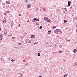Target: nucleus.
I'll use <instances>...</instances> for the list:
<instances>
[{
	"label": "nucleus",
	"instance_id": "nucleus-41",
	"mask_svg": "<svg viewBox=\"0 0 77 77\" xmlns=\"http://www.w3.org/2000/svg\"><path fill=\"white\" fill-rule=\"evenodd\" d=\"M2 61L3 60V61H4L5 60H4V59H2V60L1 59V61H2Z\"/></svg>",
	"mask_w": 77,
	"mask_h": 77
},
{
	"label": "nucleus",
	"instance_id": "nucleus-62",
	"mask_svg": "<svg viewBox=\"0 0 77 77\" xmlns=\"http://www.w3.org/2000/svg\"><path fill=\"white\" fill-rule=\"evenodd\" d=\"M32 22H35V21H33V20H32Z\"/></svg>",
	"mask_w": 77,
	"mask_h": 77
},
{
	"label": "nucleus",
	"instance_id": "nucleus-25",
	"mask_svg": "<svg viewBox=\"0 0 77 77\" xmlns=\"http://www.w3.org/2000/svg\"><path fill=\"white\" fill-rule=\"evenodd\" d=\"M38 44V42H35L34 43V45H36V44Z\"/></svg>",
	"mask_w": 77,
	"mask_h": 77
},
{
	"label": "nucleus",
	"instance_id": "nucleus-8",
	"mask_svg": "<svg viewBox=\"0 0 77 77\" xmlns=\"http://www.w3.org/2000/svg\"><path fill=\"white\" fill-rule=\"evenodd\" d=\"M35 37V35H31V38H34Z\"/></svg>",
	"mask_w": 77,
	"mask_h": 77
},
{
	"label": "nucleus",
	"instance_id": "nucleus-2",
	"mask_svg": "<svg viewBox=\"0 0 77 77\" xmlns=\"http://www.w3.org/2000/svg\"><path fill=\"white\" fill-rule=\"evenodd\" d=\"M25 42L27 43H31L32 42V41L29 40V39H26L25 40Z\"/></svg>",
	"mask_w": 77,
	"mask_h": 77
},
{
	"label": "nucleus",
	"instance_id": "nucleus-30",
	"mask_svg": "<svg viewBox=\"0 0 77 77\" xmlns=\"http://www.w3.org/2000/svg\"><path fill=\"white\" fill-rule=\"evenodd\" d=\"M26 3H28V0H26L25 1Z\"/></svg>",
	"mask_w": 77,
	"mask_h": 77
},
{
	"label": "nucleus",
	"instance_id": "nucleus-5",
	"mask_svg": "<svg viewBox=\"0 0 77 77\" xmlns=\"http://www.w3.org/2000/svg\"><path fill=\"white\" fill-rule=\"evenodd\" d=\"M27 8L29 9L31 7V4H28L27 5Z\"/></svg>",
	"mask_w": 77,
	"mask_h": 77
},
{
	"label": "nucleus",
	"instance_id": "nucleus-64",
	"mask_svg": "<svg viewBox=\"0 0 77 77\" xmlns=\"http://www.w3.org/2000/svg\"><path fill=\"white\" fill-rule=\"evenodd\" d=\"M65 9H66V8H64V10H65Z\"/></svg>",
	"mask_w": 77,
	"mask_h": 77
},
{
	"label": "nucleus",
	"instance_id": "nucleus-15",
	"mask_svg": "<svg viewBox=\"0 0 77 77\" xmlns=\"http://www.w3.org/2000/svg\"><path fill=\"white\" fill-rule=\"evenodd\" d=\"M3 35L1 34L0 35V38H3Z\"/></svg>",
	"mask_w": 77,
	"mask_h": 77
},
{
	"label": "nucleus",
	"instance_id": "nucleus-60",
	"mask_svg": "<svg viewBox=\"0 0 77 77\" xmlns=\"http://www.w3.org/2000/svg\"><path fill=\"white\" fill-rule=\"evenodd\" d=\"M75 63H76V65H77V62H75Z\"/></svg>",
	"mask_w": 77,
	"mask_h": 77
},
{
	"label": "nucleus",
	"instance_id": "nucleus-53",
	"mask_svg": "<svg viewBox=\"0 0 77 77\" xmlns=\"http://www.w3.org/2000/svg\"><path fill=\"white\" fill-rule=\"evenodd\" d=\"M15 60V59L13 60V62H14Z\"/></svg>",
	"mask_w": 77,
	"mask_h": 77
},
{
	"label": "nucleus",
	"instance_id": "nucleus-37",
	"mask_svg": "<svg viewBox=\"0 0 77 77\" xmlns=\"http://www.w3.org/2000/svg\"><path fill=\"white\" fill-rule=\"evenodd\" d=\"M20 77H22L23 76V75L22 74L20 75Z\"/></svg>",
	"mask_w": 77,
	"mask_h": 77
},
{
	"label": "nucleus",
	"instance_id": "nucleus-28",
	"mask_svg": "<svg viewBox=\"0 0 77 77\" xmlns=\"http://www.w3.org/2000/svg\"><path fill=\"white\" fill-rule=\"evenodd\" d=\"M42 28V26H40L39 27V29H41Z\"/></svg>",
	"mask_w": 77,
	"mask_h": 77
},
{
	"label": "nucleus",
	"instance_id": "nucleus-63",
	"mask_svg": "<svg viewBox=\"0 0 77 77\" xmlns=\"http://www.w3.org/2000/svg\"><path fill=\"white\" fill-rule=\"evenodd\" d=\"M76 32H77V29L76 30Z\"/></svg>",
	"mask_w": 77,
	"mask_h": 77
},
{
	"label": "nucleus",
	"instance_id": "nucleus-59",
	"mask_svg": "<svg viewBox=\"0 0 77 77\" xmlns=\"http://www.w3.org/2000/svg\"><path fill=\"white\" fill-rule=\"evenodd\" d=\"M75 26H76V27H77V25H76Z\"/></svg>",
	"mask_w": 77,
	"mask_h": 77
},
{
	"label": "nucleus",
	"instance_id": "nucleus-48",
	"mask_svg": "<svg viewBox=\"0 0 77 77\" xmlns=\"http://www.w3.org/2000/svg\"><path fill=\"white\" fill-rule=\"evenodd\" d=\"M57 12H58V11H59V9L57 10Z\"/></svg>",
	"mask_w": 77,
	"mask_h": 77
},
{
	"label": "nucleus",
	"instance_id": "nucleus-22",
	"mask_svg": "<svg viewBox=\"0 0 77 77\" xmlns=\"http://www.w3.org/2000/svg\"><path fill=\"white\" fill-rule=\"evenodd\" d=\"M37 56H41V54L38 53L37 54Z\"/></svg>",
	"mask_w": 77,
	"mask_h": 77
},
{
	"label": "nucleus",
	"instance_id": "nucleus-13",
	"mask_svg": "<svg viewBox=\"0 0 77 77\" xmlns=\"http://www.w3.org/2000/svg\"><path fill=\"white\" fill-rule=\"evenodd\" d=\"M47 21V22H50V21H51V20H50V19L48 18H48Z\"/></svg>",
	"mask_w": 77,
	"mask_h": 77
},
{
	"label": "nucleus",
	"instance_id": "nucleus-36",
	"mask_svg": "<svg viewBox=\"0 0 77 77\" xmlns=\"http://www.w3.org/2000/svg\"><path fill=\"white\" fill-rule=\"evenodd\" d=\"M54 46L55 47H57V45H56V44L54 45Z\"/></svg>",
	"mask_w": 77,
	"mask_h": 77
},
{
	"label": "nucleus",
	"instance_id": "nucleus-16",
	"mask_svg": "<svg viewBox=\"0 0 77 77\" xmlns=\"http://www.w3.org/2000/svg\"><path fill=\"white\" fill-rule=\"evenodd\" d=\"M48 34H50V33H51V30H49L48 31Z\"/></svg>",
	"mask_w": 77,
	"mask_h": 77
},
{
	"label": "nucleus",
	"instance_id": "nucleus-9",
	"mask_svg": "<svg viewBox=\"0 0 77 77\" xmlns=\"http://www.w3.org/2000/svg\"><path fill=\"white\" fill-rule=\"evenodd\" d=\"M48 18V17H45L44 18V20H45V21H47Z\"/></svg>",
	"mask_w": 77,
	"mask_h": 77
},
{
	"label": "nucleus",
	"instance_id": "nucleus-40",
	"mask_svg": "<svg viewBox=\"0 0 77 77\" xmlns=\"http://www.w3.org/2000/svg\"><path fill=\"white\" fill-rule=\"evenodd\" d=\"M20 24H19L18 25V27H20Z\"/></svg>",
	"mask_w": 77,
	"mask_h": 77
},
{
	"label": "nucleus",
	"instance_id": "nucleus-23",
	"mask_svg": "<svg viewBox=\"0 0 77 77\" xmlns=\"http://www.w3.org/2000/svg\"><path fill=\"white\" fill-rule=\"evenodd\" d=\"M6 20H4L2 21V22L3 23H6Z\"/></svg>",
	"mask_w": 77,
	"mask_h": 77
},
{
	"label": "nucleus",
	"instance_id": "nucleus-1",
	"mask_svg": "<svg viewBox=\"0 0 77 77\" xmlns=\"http://www.w3.org/2000/svg\"><path fill=\"white\" fill-rule=\"evenodd\" d=\"M54 32L55 33H56L57 35H58V34H59L58 32H60V33H62V31H61V30L59 29H56L55 30H54Z\"/></svg>",
	"mask_w": 77,
	"mask_h": 77
},
{
	"label": "nucleus",
	"instance_id": "nucleus-35",
	"mask_svg": "<svg viewBox=\"0 0 77 77\" xmlns=\"http://www.w3.org/2000/svg\"><path fill=\"white\" fill-rule=\"evenodd\" d=\"M4 15H6V13H5L4 14Z\"/></svg>",
	"mask_w": 77,
	"mask_h": 77
},
{
	"label": "nucleus",
	"instance_id": "nucleus-10",
	"mask_svg": "<svg viewBox=\"0 0 77 77\" xmlns=\"http://www.w3.org/2000/svg\"><path fill=\"white\" fill-rule=\"evenodd\" d=\"M53 54H55V55H56V54H57V53L56 52H54L52 53Z\"/></svg>",
	"mask_w": 77,
	"mask_h": 77
},
{
	"label": "nucleus",
	"instance_id": "nucleus-11",
	"mask_svg": "<svg viewBox=\"0 0 77 77\" xmlns=\"http://www.w3.org/2000/svg\"><path fill=\"white\" fill-rule=\"evenodd\" d=\"M73 20H77V17H74L73 18Z\"/></svg>",
	"mask_w": 77,
	"mask_h": 77
},
{
	"label": "nucleus",
	"instance_id": "nucleus-54",
	"mask_svg": "<svg viewBox=\"0 0 77 77\" xmlns=\"http://www.w3.org/2000/svg\"><path fill=\"white\" fill-rule=\"evenodd\" d=\"M60 39H62V37H60Z\"/></svg>",
	"mask_w": 77,
	"mask_h": 77
},
{
	"label": "nucleus",
	"instance_id": "nucleus-44",
	"mask_svg": "<svg viewBox=\"0 0 77 77\" xmlns=\"http://www.w3.org/2000/svg\"><path fill=\"white\" fill-rule=\"evenodd\" d=\"M19 45H21V43H18Z\"/></svg>",
	"mask_w": 77,
	"mask_h": 77
},
{
	"label": "nucleus",
	"instance_id": "nucleus-18",
	"mask_svg": "<svg viewBox=\"0 0 77 77\" xmlns=\"http://www.w3.org/2000/svg\"><path fill=\"white\" fill-rule=\"evenodd\" d=\"M16 38V37H12L11 38L12 39H15Z\"/></svg>",
	"mask_w": 77,
	"mask_h": 77
},
{
	"label": "nucleus",
	"instance_id": "nucleus-45",
	"mask_svg": "<svg viewBox=\"0 0 77 77\" xmlns=\"http://www.w3.org/2000/svg\"><path fill=\"white\" fill-rule=\"evenodd\" d=\"M36 25H37V26H38V24L37 23H36Z\"/></svg>",
	"mask_w": 77,
	"mask_h": 77
},
{
	"label": "nucleus",
	"instance_id": "nucleus-14",
	"mask_svg": "<svg viewBox=\"0 0 77 77\" xmlns=\"http://www.w3.org/2000/svg\"><path fill=\"white\" fill-rule=\"evenodd\" d=\"M6 3L7 5H9L10 4V2L8 1H6Z\"/></svg>",
	"mask_w": 77,
	"mask_h": 77
},
{
	"label": "nucleus",
	"instance_id": "nucleus-26",
	"mask_svg": "<svg viewBox=\"0 0 77 77\" xmlns=\"http://www.w3.org/2000/svg\"><path fill=\"white\" fill-rule=\"evenodd\" d=\"M59 47H60V48H62V45H60Z\"/></svg>",
	"mask_w": 77,
	"mask_h": 77
},
{
	"label": "nucleus",
	"instance_id": "nucleus-7",
	"mask_svg": "<svg viewBox=\"0 0 77 77\" xmlns=\"http://www.w3.org/2000/svg\"><path fill=\"white\" fill-rule=\"evenodd\" d=\"M8 33V31L7 30H5L4 31V35H7V34Z\"/></svg>",
	"mask_w": 77,
	"mask_h": 77
},
{
	"label": "nucleus",
	"instance_id": "nucleus-20",
	"mask_svg": "<svg viewBox=\"0 0 77 77\" xmlns=\"http://www.w3.org/2000/svg\"><path fill=\"white\" fill-rule=\"evenodd\" d=\"M67 22V20H64V23H66Z\"/></svg>",
	"mask_w": 77,
	"mask_h": 77
},
{
	"label": "nucleus",
	"instance_id": "nucleus-12",
	"mask_svg": "<svg viewBox=\"0 0 77 77\" xmlns=\"http://www.w3.org/2000/svg\"><path fill=\"white\" fill-rule=\"evenodd\" d=\"M77 50L76 49H74L73 50V52L74 53H75L77 52Z\"/></svg>",
	"mask_w": 77,
	"mask_h": 77
},
{
	"label": "nucleus",
	"instance_id": "nucleus-17",
	"mask_svg": "<svg viewBox=\"0 0 77 77\" xmlns=\"http://www.w3.org/2000/svg\"><path fill=\"white\" fill-rule=\"evenodd\" d=\"M74 66H77V65L76 64V63H75L74 64H73Z\"/></svg>",
	"mask_w": 77,
	"mask_h": 77
},
{
	"label": "nucleus",
	"instance_id": "nucleus-39",
	"mask_svg": "<svg viewBox=\"0 0 77 77\" xmlns=\"http://www.w3.org/2000/svg\"><path fill=\"white\" fill-rule=\"evenodd\" d=\"M21 14H19V17H20V16H21Z\"/></svg>",
	"mask_w": 77,
	"mask_h": 77
},
{
	"label": "nucleus",
	"instance_id": "nucleus-34",
	"mask_svg": "<svg viewBox=\"0 0 77 77\" xmlns=\"http://www.w3.org/2000/svg\"><path fill=\"white\" fill-rule=\"evenodd\" d=\"M11 62H14V60L13 59H11Z\"/></svg>",
	"mask_w": 77,
	"mask_h": 77
},
{
	"label": "nucleus",
	"instance_id": "nucleus-56",
	"mask_svg": "<svg viewBox=\"0 0 77 77\" xmlns=\"http://www.w3.org/2000/svg\"><path fill=\"white\" fill-rule=\"evenodd\" d=\"M4 19H6V17H5L4 18Z\"/></svg>",
	"mask_w": 77,
	"mask_h": 77
},
{
	"label": "nucleus",
	"instance_id": "nucleus-19",
	"mask_svg": "<svg viewBox=\"0 0 77 77\" xmlns=\"http://www.w3.org/2000/svg\"><path fill=\"white\" fill-rule=\"evenodd\" d=\"M52 28L53 29H54L56 28V26H54L52 27Z\"/></svg>",
	"mask_w": 77,
	"mask_h": 77
},
{
	"label": "nucleus",
	"instance_id": "nucleus-6",
	"mask_svg": "<svg viewBox=\"0 0 77 77\" xmlns=\"http://www.w3.org/2000/svg\"><path fill=\"white\" fill-rule=\"evenodd\" d=\"M14 21H12L11 23V28H12L13 27V26H14Z\"/></svg>",
	"mask_w": 77,
	"mask_h": 77
},
{
	"label": "nucleus",
	"instance_id": "nucleus-47",
	"mask_svg": "<svg viewBox=\"0 0 77 77\" xmlns=\"http://www.w3.org/2000/svg\"><path fill=\"white\" fill-rule=\"evenodd\" d=\"M38 77H42V75H40V76H38Z\"/></svg>",
	"mask_w": 77,
	"mask_h": 77
},
{
	"label": "nucleus",
	"instance_id": "nucleus-42",
	"mask_svg": "<svg viewBox=\"0 0 77 77\" xmlns=\"http://www.w3.org/2000/svg\"><path fill=\"white\" fill-rule=\"evenodd\" d=\"M28 65V63H27L25 65Z\"/></svg>",
	"mask_w": 77,
	"mask_h": 77
},
{
	"label": "nucleus",
	"instance_id": "nucleus-33",
	"mask_svg": "<svg viewBox=\"0 0 77 77\" xmlns=\"http://www.w3.org/2000/svg\"><path fill=\"white\" fill-rule=\"evenodd\" d=\"M14 48H19L18 47H14Z\"/></svg>",
	"mask_w": 77,
	"mask_h": 77
},
{
	"label": "nucleus",
	"instance_id": "nucleus-43",
	"mask_svg": "<svg viewBox=\"0 0 77 77\" xmlns=\"http://www.w3.org/2000/svg\"><path fill=\"white\" fill-rule=\"evenodd\" d=\"M20 37H21L22 38V39H23V36H20Z\"/></svg>",
	"mask_w": 77,
	"mask_h": 77
},
{
	"label": "nucleus",
	"instance_id": "nucleus-38",
	"mask_svg": "<svg viewBox=\"0 0 77 77\" xmlns=\"http://www.w3.org/2000/svg\"><path fill=\"white\" fill-rule=\"evenodd\" d=\"M7 12L8 14V13H9V12H10V11H7Z\"/></svg>",
	"mask_w": 77,
	"mask_h": 77
},
{
	"label": "nucleus",
	"instance_id": "nucleus-55",
	"mask_svg": "<svg viewBox=\"0 0 77 77\" xmlns=\"http://www.w3.org/2000/svg\"><path fill=\"white\" fill-rule=\"evenodd\" d=\"M27 23H29V20H28L27 21Z\"/></svg>",
	"mask_w": 77,
	"mask_h": 77
},
{
	"label": "nucleus",
	"instance_id": "nucleus-52",
	"mask_svg": "<svg viewBox=\"0 0 77 77\" xmlns=\"http://www.w3.org/2000/svg\"><path fill=\"white\" fill-rule=\"evenodd\" d=\"M63 13H64V14H65V12H65V11H63Z\"/></svg>",
	"mask_w": 77,
	"mask_h": 77
},
{
	"label": "nucleus",
	"instance_id": "nucleus-21",
	"mask_svg": "<svg viewBox=\"0 0 77 77\" xmlns=\"http://www.w3.org/2000/svg\"><path fill=\"white\" fill-rule=\"evenodd\" d=\"M9 36H10V37H11L12 36V34H11L9 33L8 35Z\"/></svg>",
	"mask_w": 77,
	"mask_h": 77
},
{
	"label": "nucleus",
	"instance_id": "nucleus-4",
	"mask_svg": "<svg viewBox=\"0 0 77 77\" xmlns=\"http://www.w3.org/2000/svg\"><path fill=\"white\" fill-rule=\"evenodd\" d=\"M34 21H39V20L36 18H34L33 19Z\"/></svg>",
	"mask_w": 77,
	"mask_h": 77
},
{
	"label": "nucleus",
	"instance_id": "nucleus-57",
	"mask_svg": "<svg viewBox=\"0 0 77 77\" xmlns=\"http://www.w3.org/2000/svg\"><path fill=\"white\" fill-rule=\"evenodd\" d=\"M67 11V9H66V10H65V11Z\"/></svg>",
	"mask_w": 77,
	"mask_h": 77
},
{
	"label": "nucleus",
	"instance_id": "nucleus-3",
	"mask_svg": "<svg viewBox=\"0 0 77 77\" xmlns=\"http://www.w3.org/2000/svg\"><path fill=\"white\" fill-rule=\"evenodd\" d=\"M71 2L69 1L68 2L67 7H69L71 6Z\"/></svg>",
	"mask_w": 77,
	"mask_h": 77
},
{
	"label": "nucleus",
	"instance_id": "nucleus-49",
	"mask_svg": "<svg viewBox=\"0 0 77 77\" xmlns=\"http://www.w3.org/2000/svg\"><path fill=\"white\" fill-rule=\"evenodd\" d=\"M7 7H9V5H7Z\"/></svg>",
	"mask_w": 77,
	"mask_h": 77
},
{
	"label": "nucleus",
	"instance_id": "nucleus-24",
	"mask_svg": "<svg viewBox=\"0 0 77 77\" xmlns=\"http://www.w3.org/2000/svg\"><path fill=\"white\" fill-rule=\"evenodd\" d=\"M58 52L60 53H62V51H61L60 50L58 51Z\"/></svg>",
	"mask_w": 77,
	"mask_h": 77
},
{
	"label": "nucleus",
	"instance_id": "nucleus-31",
	"mask_svg": "<svg viewBox=\"0 0 77 77\" xmlns=\"http://www.w3.org/2000/svg\"><path fill=\"white\" fill-rule=\"evenodd\" d=\"M64 77H67V75H66V74L65 75H64Z\"/></svg>",
	"mask_w": 77,
	"mask_h": 77
},
{
	"label": "nucleus",
	"instance_id": "nucleus-51",
	"mask_svg": "<svg viewBox=\"0 0 77 77\" xmlns=\"http://www.w3.org/2000/svg\"><path fill=\"white\" fill-rule=\"evenodd\" d=\"M70 9H72V7H70Z\"/></svg>",
	"mask_w": 77,
	"mask_h": 77
},
{
	"label": "nucleus",
	"instance_id": "nucleus-46",
	"mask_svg": "<svg viewBox=\"0 0 77 77\" xmlns=\"http://www.w3.org/2000/svg\"><path fill=\"white\" fill-rule=\"evenodd\" d=\"M1 30H2V28H1V27H0V31H1Z\"/></svg>",
	"mask_w": 77,
	"mask_h": 77
},
{
	"label": "nucleus",
	"instance_id": "nucleus-29",
	"mask_svg": "<svg viewBox=\"0 0 77 77\" xmlns=\"http://www.w3.org/2000/svg\"><path fill=\"white\" fill-rule=\"evenodd\" d=\"M66 41H67L68 42H69L70 41V40L66 39Z\"/></svg>",
	"mask_w": 77,
	"mask_h": 77
},
{
	"label": "nucleus",
	"instance_id": "nucleus-58",
	"mask_svg": "<svg viewBox=\"0 0 77 77\" xmlns=\"http://www.w3.org/2000/svg\"><path fill=\"white\" fill-rule=\"evenodd\" d=\"M6 12L7 14H8V11H6Z\"/></svg>",
	"mask_w": 77,
	"mask_h": 77
},
{
	"label": "nucleus",
	"instance_id": "nucleus-50",
	"mask_svg": "<svg viewBox=\"0 0 77 77\" xmlns=\"http://www.w3.org/2000/svg\"><path fill=\"white\" fill-rule=\"evenodd\" d=\"M63 60V62H66V60Z\"/></svg>",
	"mask_w": 77,
	"mask_h": 77
},
{
	"label": "nucleus",
	"instance_id": "nucleus-27",
	"mask_svg": "<svg viewBox=\"0 0 77 77\" xmlns=\"http://www.w3.org/2000/svg\"><path fill=\"white\" fill-rule=\"evenodd\" d=\"M2 5L3 6H5V3L3 2L2 3Z\"/></svg>",
	"mask_w": 77,
	"mask_h": 77
},
{
	"label": "nucleus",
	"instance_id": "nucleus-61",
	"mask_svg": "<svg viewBox=\"0 0 77 77\" xmlns=\"http://www.w3.org/2000/svg\"><path fill=\"white\" fill-rule=\"evenodd\" d=\"M0 59H1V60L2 59V58H1Z\"/></svg>",
	"mask_w": 77,
	"mask_h": 77
},
{
	"label": "nucleus",
	"instance_id": "nucleus-32",
	"mask_svg": "<svg viewBox=\"0 0 77 77\" xmlns=\"http://www.w3.org/2000/svg\"><path fill=\"white\" fill-rule=\"evenodd\" d=\"M3 40V38L0 37V40Z\"/></svg>",
	"mask_w": 77,
	"mask_h": 77
}]
</instances>
